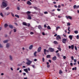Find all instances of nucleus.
I'll list each match as a JSON object with an SVG mask.
<instances>
[{
  "label": "nucleus",
  "instance_id": "obj_34",
  "mask_svg": "<svg viewBox=\"0 0 79 79\" xmlns=\"http://www.w3.org/2000/svg\"><path fill=\"white\" fill-rule=\"evenodd\" d=\"M15 17H16V18H19V17L18 15H15Z\"/></svg>",
  "mask_w": 79,
  "mask_h": 79
},
{
  "label": "nucleus",
  "instance_id": "obj_60",
  "mask_svg": "<svg viewBox=\"0 0 79 79\" xmlns=\"http://www.w3.org/2000/svg\"><path fill=\"white\" fill-rule=\"evenodd\" d=\"M69 49H70V48H71V46H69Z\"/></svg>",
  "mask_w": 79,
  "mask_h": 79
},
{
  "label": "nucleus",
  "instance_id": "obj_58",
  "mask_svg": "<svg viewBox=\"0 0 79 79\" xmlns=\"http://www.w3.org/2000/svg\"><path fill=\"white\" fill-rule=\"evenodd\" d=\"M74 62H75L76 63V62L77 61V60H76V59H74Z\"/></svg>",
  "mask_w": 79,
  "mask_h": 79
},
{
  "label": "nucleus",
  "instance_id": "obj_1",
  "mask_svg": "<svg viewBox=\"0 0 79 79\" xmlns=\"http://www.w3.org/2000/svg\"><path fill=\"white\" fill-rule=\"evenodd\" d=\"M7 4H8V2L7 1L5 0H3L2 1V5L1 6L2 8H6L7 6Z\"/></svg>",
  "mask_w": 79,
  "mask_h": 79
},
{
  "label": "nucleus",
  "instance_id": "obj_42",
  "mask_svg": "<svg viewBox=\"0 0 79 79\" xmlns=\"http://www.w3.org/2000/svg\"><path fill=\"white\" fill-rule=\"evenodd\" d=\"M57 10L58 11H61V9L58 8L57 9Z\"/></svg>",
  "mask_w": 79,
  "mask_h": 79
},
{
  "label": "nucleus",
  "instance_id": "obj_32",
  "mask_svg": "<svg viewBox=\"0 0 79 79\" xmlns=\"http://www.w3.org/2000/svg\"><path fill=\"white\" fill-rule=\"evenodd\" d=\"M11 14L12 16H13V17H15V15H14V14L12 12H11Z\"/></svg>",
  "mask_w": 79,
  "mask_h": 79
},
{
  "label": "nucleus",
  "instance_id": "obj_47",
  "mask_svg": "<svg viewBox=\"0 0 79 79\" xmlns=\"http://www.w3.org/2000/svg\"><path fill=\"white\" fill-rule=\"evenodd\" d=\"M71 59L72 60H74V57L73 56H71Z\"/></svg>",
  "mask_w": 79,
  "mask_h": 79
},
{
  "label": "nucleus",
  "instance_id": "obj_21",
  "mask_svg": "<svg viewBox=\"0 0 79 79\" xmlns=\"http://www.w3.org/2000/svg\"><path fill=\"white\" fill-rule=\"evenodd\" d=\"M9 47H10V44L8 43L6 45V47L7 48H9Z\"/></svg>",
  "mask_w": 79,
  "mask_h": 79
},
{
  "label": "nucleus",
  "instance_id": "obj_53",
  "mask_svg": "<svg viewBox=\"0 0 79 79\" xmlns=\"http://www.w3.org/2000/svg\"><path fill=\"white\" fill-rule=\"evenodd\" d=\"M62 17V16H60V15H59L58 16V18H61Z\"/></svg>",
  "mask_w": 79,
  "mask_h": 79
},
{
  "label": "nucleus",
  "instance_id": "obj_51",
  "mask_svg": "<svg viewBox=\"0 0 79 79\" xmlns=\"http://www.w3.org/2000/svg\"><path fill=\"white\" fill-rule=\"evenodd\" d=\"M42 34L43 35H45V33H44V32H43L42 33Z\"/></svg>",
  "mask_w": 79,
  "mask_h": 79
},
{
  "label": "nucleus",
  "instance_id": "obj_14",
  "mask_svg": "<svg viewBox=\"0 0 79 79\" xmlns=\"http://www.w3.org/2000/svg\"><path fill=\"white\" fill-rule=\"evenodd\" d=\"M33 47V45H31L29 47V50H31V49Z\"/></svg>",
  "mask_w": 79,
  "mask_h": 79
},
{
  "label": "nucleus",
  "instance_id": "obj_46",
  "mask_svg": "<svg viewBox=\"0 0 79 79\" xmlns=\"http://www.w3.org/2000/svg\"><path fill=\"white\" fill-rule=\"evenodd\" d=\"M33 8H34V9H35V10H36V9H37V7L36 6H34L33 7Z\"/></svg>",
  "mask_w": 79,
  "mask_h": 79
},
{
  "label": "nucleus",
  "instance_id": "obj_57",
  "mask_svg": "<svg viewBox=\"0 0 79 79\" xmlns=\"http://www.w3.org/2000/svg\"><path fill=\"white\" fill-rule=\"evenodd\" d=\"M58 7L59 8H61V6L60 5H58Z\"/></svg>",
  "mask_w": 79,
  "mask_h": 79
},
{
  "label": "nucleus",
  "instance_id": "obj_29",
  "mask_svg": "<svg viewBox=\"0 0 79 79\" xmlns=\"http://www.w3.org/2000/svg\"><path fill=\"white\" fill-rule=\"evenodd\" d=\"M47 28L48 29H51V28L49 26H48L47 27Z\"/></svg>",
  "mask_w": 79,
  "mask_h": 79
},
{
  "label": "nucleus",
  "instance_id": "obj_4",
  "mask_svg": "<svg viewBox=\"0 0 79 79\" xmlns=\"http://www.w3.org/2000/svg\"><path fill=\"white\" fill-rule=\"evenodd\" d=\"M67 40V39H66L65 38H63L62 39V43L63 44H66V41Z\"/></svg>",
  "mask_w": 79,
  "mask_h": 79
},
{
  "label": "nucleus",
  "instance_id": "obj_24",
  "mask_svg": "<svg viewBox=\"0 0 79 79\" xmlns=\"http://www.w3.org/2000/svg\"><path fill=\"white\" fill-rule=\"evenodd\" d=\"M9 58H10V60H11V61H12L13 58H12V57H11V56H9Z\"/></svg>",
  "mask_w": 79,
  "mask_h": 79
},
{
  "label": "nucleus",
  "instance_id": "obj_36",
  "mask_svg": "<svg viewBox=\"0 0 79 79\" xmlns=\"http://www.w3.org/2000/svg\"><path fill=\"white\" fill-rule=\"evenodd\" d=\"M77 6H76V5H74L73 6V8L74 9H75V8H76V7H77Z\"/></svg>",
  "mask_w": 79,
  "mask_h": 79
},
{
  "label": "nucleus",
  "instance_id": "obj_45",
  "mask_svg": "<svg viewBox=\"0 0 79 79\" xmlns=\"http://www.w3.org/2000/svg\"><path fill=\"white\" fill-rule=\"evenodd\" d=\"M77 39H79V35H77Z\"/></svg>",
  "mask_w": 79,
  "mask_h": 79
},
{
  "label": "nucleus",
  "instance_id": "obj_59",
  "mask_svg": "<svg viewBox=\"0 0 79 79\" xmlns=\"http://www.w3.org/2000/svg\"><path fill=\"white\" fill-rule=\"evenodd\" d=\"M48 61L50 63H52V60H48Z\"/></svg>",
  "mask_w": 79,
  "mask_h": 79
},
{
  "label": "nucleus",
  "instance_id": "obj_16",
  "mask_svg": "<svg viewBox=\"0 0 79 79\" xmlns=\"http://www.w3.org/2000/svg\"><path fill=\"white\" fill-rule=\"evenodd\" d=\"M38 28L39 29H40V30H41L42 29V27L41 26V25H39L38 26Z\"/></svg>",
  "mask_w": 79,
  "mask_h": 79
},
{
  "label": "nucleus",
  "instance_id": "obj_10",
  "mask_svg": "<svg viewBox=\"0 0 79 79\" xmlns=\"http://www.w3.org/2000/svg\"><path fill=\"white\" fill-rule=\"evenodd\" d=\"M41 47H39L37 50L38 52H40L41 51Z\"/></svg>",
  "mask_w": 79,
  "mask_h": 79
},
{
  "label": "nucleus",
  "instance_id": "obj_38",
  "mask_svg": "<svg viewBox=\"0 0 79 79\" xmlns=\"http://www.w3.org/2000/svg\"><path fill=\"white\" fill-rule=\"evenodd\" d=\"M75 50H77V47L76 46H75Z\"/></svg>",
  "mask_w": 79,
  "mask_h": 79
},
{
  "label": "nucleus",
  "instance_id": "obj_7",
  "mask_svg": "<svg viewBox=\"0 0 79 79\" xmlns=\"http://www.w3.org/2000/svg\"><path fill=\"white\" fill-rule=\"evenodd\" d=\"M46 52L47 53H48V52H49V51L48 50H46V49H45L44 50V55H46Z\"/></svg>",
  "mask_w": 79,
  "mask_h": 79
},
{
  "label": "nucleus",
  "instance_id": "obj_19",
  "mask_svg": "<svg viewBox=\"0 0 79 79\" xmlns=\"http://www.w3.org/2000/svg\"><path fill=\"white\" fill-rule=\"evenodd\" d=\"M26 13H27V15H31V14H31V12L30 11H27V12H26Z\"/></svg>",
  "mask_w": 79,
  "mask_h": 79
},
{
  "label": "nucleus",
  "instance_id": "obj_33",
  "mask_svg": "<svg viewBox=\"0 0 79 79\" xmlns=\"http://www.w3.org/2000/svg\"><path fill=\"white\" fill-rule=\"evenodd\" d=\"M0 15H1V16H2V17H3V14L2 13H0Z\"/></svg>",
  "mask_w": 79,
  "mask_h": 79
},
{
  "label": "nucleus",
  "instance_id": "obj_22",
  "mask_svg": "<svg viewBox=\"0 0 79 79\" xmlns=\"http://www.w3.org/2000/svg\"><path fill=\"white\" fill-rule=\"evenodd\" d=\"M51 56L50 55H48L46 56V58H50Z\"/></svg>",
  "mask_w": 79,
  "mask_h": 79
},
{
  "label": "nucleus",
  "instance_id": "obj_2",
  "mask_svg": "<svg viewBox=\"0 0 79 79\" xmlns=\"http://www.w3.org/2000/svg\"><path fill=\"white\" fill-rule=\"evenodd\" d=\"M27 62H27L26 64H27L28 65H30L32 63V61H31L30 60H29V59H27Z\"/></svg>",
  "mask_w": 79,
  "mask_h": 79
},
{
  "label": "nucleus",
  "instance_id": "obj_27",
  "mask_svg": "<svg viewBox=\"0 0 79 79\" xmlns=\"http://www.w3.org/2000/svg\"><path fill=\"white\" fill-rule=\"evenodd\" d=\"M62 73H63V72H62L61 70H60L59 72V74H61Z\"/></svg>",
  "mask_w": 79,
  "mask_h": 79
},
{
  "label": "nucleus",
  "instance_id": "obj_41",
  "mask_svg": "<svg viewBox=\"0 0 79 79\" xmlns=\"http://www.w3.org/2000/svg\"><path fill=\"white\" fill-rule=\"evenodd\" d=\"M0 48H3V46L0 44Z\"/></svg>",
  "mask_w": 79,
  "mask_h": 79
},
{
  "label": "nucleus",
  "instance_id": "obj_9",
  "mask_svg": "<svg viewBox=\"0 0 79 79\" xmlns=\"http://www.w3.org/2000/svg\"><path fill=\"white\" fill-rule=\"evenodd\" d=\"M52 60L53 61H56V56L53 57L52 58Z\"/></svg>",
  "mask_w": 79,
  "mask_h": 79
},
{
  "label": "nucleus",
  "instance_id": "obj_55",
  "mask_svg": "<svg viewBox=\"0 0 79 79\" xmlns=\"http://www.w3.org/2000/svg\"><path fill=\"white\" fill-rule=\"evenodd\" d=\"M30 23H28L27 24V26L28 27H29L30 26Z\"/></svg>",
  "mask_w": 79,
  "mask_h": 79
},
{
  "label": "nucleus",
  "instance_id": "obj_5",
  "mask_svg": "<svg viewBox=\"0 0 79 79\" xmlns=\"http://www.w3.org/2000/svg\"><path fill=\"white\" fill-rule=\"evenodd\" d=\"M65 17L66 18V19H70V20H71V19H72V17H71V16H65Z\"/></svg>",
  "mask_w": 79,
  "mask_h": 79
},
{
  "label": "nucleus",
  "instance_id": "obj_64",
  "mask_svg": "<svg viewBox=\"0 0 79 79\" xmlns=\"http://www.w3.org/2000/svg\"><path fill=\"white\" fill-rule=\"evenodd\" d=\"M79 8V6H77L76 8Z\"/></svg>",
  "mask_w": 79,
  "mask_h": 79
},
{
  "label": "nucleus",
  "instance_id": "obj_28",
  "mask_svg": "<svg viewBox=\"0 0 79 79\" xmlns=\"http://www.w3.org/2000/svg\"><path fill=\"white\" fill-rule=\"evenodd\" d=\"M53 43L55 44H58V42L56 41H54Z\"/></svg>",
  "mask_w": 79,
  "mask_h": 79
},
{
  "label": "nucleus",
  "instance_id": "obj_20",
  "mask_svg": "<svg viewBox=\"0 0 79 79\" xmlns=\"http://www.w3.org/2000/svg\"><path fill=\"white\" fill-rule=\"evenodd\" d=\"M23 26H27V23L26 22H23Z\"/></svg>",
  "mask_w": 79,
  "mask_h": 79
},
{
  "label": "nucleus",
  "instance_id": "obj_23",
  "mask_svg": "<svg viewBox=\"0 0 79 79\" xmlns=\"http://www.w3.org/2000/svg\"><path fill=\"white\" fill-rule=\"evenodd\" d=\"M71 48L72 50H73L74 49V46L73 45H71Z\"/></svg>",
  "mask_w": 79,
  "mask_h": 79
},
{
  "label": "nucleus",
  "instance_id": "obj_30",
  "mask_svg": "<svg viewBox=\"0 0 79 79\" xmlns=\"http://www.w3.org/2000/svg\"><path fill=\"white\" fill-rule=\"evenodd\" d=\"M69 29H70V27H68V31H69V32H70L71 30H69Z\"/></svg>",
  "mask_w": 79,
  "mask_h": 79
},
{
  "label": "nucleus",
  "instance_id": "obj_18",
  "mask_svg": "<svg viewBox=\"0 0 79 79\" xmlns=\"http://www.w3.org/2000/svg\"><path fill=\"white\" fill-rule=\"evenodd\" d=\"M69 37L70 40H72V39H73V35H70L69 36Z\"/></svg>",
  "mask_w": 79,
  "mask_h": 79
},
{
  "label": "nucleus",
  "instance_id": "obj_25",
  "mask_svg": "<svg viewBox=\"0 0 79 79\" xmlns=\"http://www.w3.org/2000/svg\"><path fill=\"white\" fill-rule=\"evenodd\" d=\"M74 32V33H75V34H78V31H77V30L75 31Z\"/></svg>",
  "mask_w": 79,
  "mask_h": 79
},
{
  "label": "nucleus",
  "instance_id": "obj_35",
  "mask_svg": "<svg viewBox=\"0 0 79 79\" xmlns=\"http://www.w3.org/2000/svg\"><path fill=\"white\" fill-rule=\"evenodd\" d=\"M57 49H58L60 51H61V49L60 47L58 48Z\"/></svg>",
  "mask_w": 79,
  "mask_h": 79
},
{
  "label": "nucleus",
  "instance_id": "obj_11",
  "mask_svg": "<svg viewBox=\"0 0 79 79\" xmlns=\"http://www.w3.org/2000/svg\"><path fill=\"white\" fill-rule=\"evenodd\" d=\"M27 5H32V3H31L30 1H28L27 2Z\"/></svg>",
  "mask_w": 79,
  "mask_h": 79
},
{
  "label": "nucleus",
  "instance_id": "obj_3",
  "mask_svg": "<svg viewBox=\"0 0 79 79\" xmlns=\"http://www.w3.org/2000/svg\"><path fill=\"white\" fill-rule=\"evenodd\" d=\"M48 50L50 52H54V51H55L54 49L51 47L49 48Z\"/></svg>",
  "mask_w": 79,
  "mask_h": 79
},
{
  "label": "nucleus",
  "instance_id": "obj_49",
  "mask_svg": "<svg viewBox=\"0 0 79 79\" xmlns=\"http://www.w3.org/2000/svg\"><path fill=\"white\" fill-rule=\"evenodd\" d=\"M50 66L49 64V65H47V68H50Z\"/></svg>",
  "mask_w": 79,
  "mask_h": 79
},
{
  "label": "nucleus",
  "instance_id": "obj_61",
  "mask_svg": "<svg viewBox=\"0 0 79 79\" xmlns=\"http://www.w3.org/2000/svg\"><path fill=\"white\" fill-rule=\"evenodd\" d=\"M17 10H20V8H19V7H18Z\"/></svg>",
  "mask_w": 79,
  "mask_h": 79
},
{
  "label": "nucleus",
  "instance_id": "obj_63",
  "mask_svg": "<svg viewBox=\"0 0 79 79\" xmlns=\"http://www.w3.org/2000/svg\"><path fill=\"white\" fill-rule=\"evenodd\" d=\"M70 64L71 66H73V63H71Z\"/></svg>",
  "mask_w": 79,
  "mask_h": 79
},
{
  "label": "nucleus",
  "instance_id": "obj_13",
  "mask_svg": "<svg viewBox=\"0 0 79 79\" xmlns=\"http://www.w3.org/2000/svg\"><path fill=\"white\" fill-rule=\"evenodd\" d=\"M8 40H4L3 41V43H4V44H6V43H8Z\"/></svg>",
  "mask_w": 79,
  "mask_h": 79
},
{
  "label": "nucleus",
  "instance_id": "obj_44",
  "mask_svg": "<svg viewBox=\"0 0 79 79\" xmlns=\"http://www.w3.org/2000/svg\"><path fill=\"white\" fill-rule=\"evenodd\" d=\"M45 61V59H44V58H42V61L43 62H44Z\"/></svg>",
  "mask_w": 79,
  "mask_h": 79
},
{
  "label": "nucleus",
  "instance_id": "obj_40",
  "mask_svg": "<svg viewBox=\"0 0 79 79\" xmlns=\"http://www.w3.org/2000/svg\"><path fill=\"white\" fill-rule=\"evenodd\" d=\"M67 25H68V26H70L71 25V23H67Z\"/></svg>",
  "mask_w": 79,
  "mask_h": 79
},
{
  "label": "nucleus",
  "instance_id": "obj_54",
  "mask_svg": "<svg viewBox=\"0 0 79 79\" xmlns=\"http://www.w3.org/2000/svg\"><path fill=\"white\" fill-rule=\"evenodd\" d=\"M23 76H26V73H23Z\"/></svg>",
  "mask_w": 79,
  "mask_h": 79
},
{
  "label": "nucleus",
  "instance_id": "obj_26",
  "mask_svg": "<svg viewBox=\"0 0 79 79\" xmlns=\"http://www.w3.org/2000/svg\"><path fill=\"white\" fill-rule=\"evenodd\" d=\"M36 53H37V52H35L34 53V56H37V55L36 54Z\"/></svg>",
  "mask_w": 79,
  "mask_h": 79
},
{
  "label": "nucleus",
  "instance_id": "obj_17",
  "mask_svg": "<svg viewBox=\"0 0 79 79\" xmlns=\"http://www.w3.org/2000/svg\"><path fill=\"white\" fill-rule=\"evenodd\" d=\"M7 26H8V24L6 23L5 24H4L5 28H6V27H7Z\"/></svg>",
  "mask_w": 79,
  "mask_h": 79
},
{
  "label": "nucleus",
  "instance_id": "obj_8",
  "mask_svg": "<svg viewBox=\"0 0 79 79\" xmlns=\"http://www.w3.org/2000/svg\"><path fill=\"white\" fill-rule=\"evenodd\" d=\"M59 39H61V37L59 35H57L56 37V39L57 40H59Z\"/></svg>",
  "mask_w": 79,
  "mask_h": 79
},
{
  "label": "nucleus",
  "instance_id": "obj_48",
  "mask_svg": "<svg viewBox=\"0 0 79 79\" xmlns=\"http://www.w3.org/2000/svg\"><path fill=\"white\" fill-rule=\"evenodd\" d=\"M30 34H31V35H32V34H34V32H30Z\"/></svg>",
  "mask_w": 79,
  "mask_h": 79
},
{
  "label": "nucleus",
  "instance_id": "obj_56",
  "mask_svg": "<svg viewBox=\"0 0 79 79\" xmlns=\"http://www.w3.org/2000/svg\"><path fill=\"white\" fill-rule=\"evenodd\" d=\"M9 7H7L6 8V9L7 10H9Z\"/></svg>",
  "mask_w": 79,
  "mask_h": 79
},
{
  "label": "nucleus",
  "instance_id": "obj_31",
  "mask_svg": "<svg viewBox=\"0 0 79 79\" xmlns=\"http://www.w3.org/2000/svg\"><path fill=\"white\" fill-rule=\"evenodd\" d=\"M60 28V27H56V31H58V29H59Z\"/></svg>",
  "mask_w": 79,
  "mask_h": 79
},
{
  "label": "nucleus",
  "instance_id": "obj_43",
  "mask_svg": "<svg viewBox=\"0 0 79 79\" xmlns=\"http://www.w3.org/2000/svg\"><path fill=\"white\" fill-rule=\"evenodd\" d=\"M57 56L58 57H60V55L59 53L57 54Z\"/></svg>",
  "mask_w": 79,
  "mask_h": 79
},
{
  "label": "nucleus",
  "instance_id": "obj_62",
  "mask_svg": "<svg viewBox=\"0 0 79 79\" xmlns=\"http://www.w3.org/2000/svg\"><path fill=\"white\" fill-rule=\"evenodd\" d=\"M54 7H55V8H57L58 6H57L56 5H54Z\"/></svg>",
  "mask_w": 79,
  "mask_h": 79
},
{
  "label": "nucleus",
  "instance_id": "obj_39",
  "mask_svg": "<svg viewBox=\"0 0 79 79\" xmlns=\"http://www.w3.org/2000/svg\"><path fill=\"white\" fill-rule=\"evenodd\" d=\"M44 14H45V15H46V14H48V12L47 11H45L44 12Z\"/></svg>",
  "mask_w": 79,
  "mask_h": 79
},
{
  "label": "nucleus",
  "instance_id": "obj_37",
  "mask_svg": "<svg viewBox=\"0 0 79 79\" xmlns=\"http://www.w3.org/2000/svg\"><path fill=\"white\" fill-rule=\"evenodd\" d=\"M14 32H16V29H13Z\"/></svg>",
  "mask_w": 79,
  "mask_h": 79
},
{
  "label": "nucleus",
  "instance_id": "obj_6",
  "mask_svg": "<svg viewBox=\"0 0 79 79\" xmlns=\"http://www.w3.org/2000/svg\"><path fill=\"white\" fill-rule=\"evenodd\" d=\"M27 19H28L31 20L32 19V17H31V15H27Z\"/></svg>",
  "mask_w": 79,
  "mask_h": 79
},
{
  "label": "nucleus",
  "instance_id": "obj_15",
  "mask_svg": "<svg viewBox=\"0 0 79 79\" xmlns=\"http://www.w3.org/2000/svg\"><path fill=\"white\" fill-rule=\"evenodd\" d=\"M24 71H25V72H26L27 73H28V70H27V69H24Z\"/></svg>",
  "mask_w": 79,
  "mask_h": 79
},
{
  "label": "nucleus",
  "instance_id": "obj_50",
  "mask_svg": "<svg viewBox=\"0 0 79 79\" xmlns=\"http://www.w3.org/2000/svg\"><path fill=\"white\" fill-rule=\"evenodd\" d=\"M63 58H64V59H66V56H64Z\"/></svg>",
  "mask_w": 79,
  "mask_h": 79
},
{
  "label": "nucleus",
  "instance_id": "obj_52",
  "mask_svg": "<svg viewBox=\"0 0 79 79\" xmlns=\"http://www.w3.org/2000/svg\"><path fill=\"white\" fill-rule=\"evenodd\" d=\"M44 27H45V28H46V27H47V25H46V24H44Z\"/></svg>",
  "mask_w": 79,
  "mask_h": 79
},
{
  "label": "nucleus",
  "instance_id": "obj_12",
  "mask_svg": "<svg viewBox=\"0 0 79 79\" xmlns=\"http://www.w3.org/2000/svg\"><path fill=\"white\" fill-rule=\"evenodd\" d=\"M8 26L10 29H13V26L11 25H9Z\"/></svg>",
  "mask_w": 79,
  "mask_h": 79
}]
</instances>
